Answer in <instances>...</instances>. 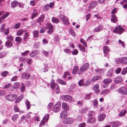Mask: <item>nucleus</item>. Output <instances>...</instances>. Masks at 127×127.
Instances as JSON below:
<instances>
[{
    "mask_svg": "<svg viewBox=\"0 0 127 127\" xmlns=\"http://www.w3.org/2000/svg\"><path fill=\"white\" fill-rule=\"evenodd\" d=\"M54 80H52L51 81V88L52 89H55L54 92L56 94H58L60 93V90L58 85L57 84L54 83Z\"/></svg>",
    "mask_w": 127,
    "mask_h": 127,
    "instance_id": "1",
    "label": "nucleus"
},
{
    "mask_svg": "<svg viewBox=\"0 0 127 127\" xmlns=\"http://www.w3.org/2000/svg\"><path fill=\"white\" fill-rule=\"evenodd\" d=\"M89 66V64L88 63H85L81 66L80 70H78V73L79 74H81L85 71L88 68Z\"/></svg>",
    "mask_w": 127,
    "mask_h": 127,
    "instance_id": "2",
    "label": "nucleus"
},
{
    "mask_svg": "<svg viewBox=\"0 0 127 127\" xmlns=\"http://www.w3.org/2000/svg\"><path fill=\"white\" fill-rule=\"evenodd\" d=\"M61 106V102H58L57 104L54 106L52 109L53 111L55 112H58L60 109Z\"/></svg>",
    "mask_w": 127,
    "mask_h": 127,
    "instance_id": "3",
    "label": "nucleus"
},
{
    "mask_svg": "<svg viewBox=\"0 0 127 127\" xmlns=\"http://www.w3.org/2000/svg\"><path fill=\"white\" fill-rule=\"evenodd\" d=\"M17 97V96L15 95L11 94L7 95L5 98L7 100L12 101L15 100Z\"/></svg>",
    "mask_w": 127,
    "mask_h": 127,
    "instance_id": "4",
    "label": "nucleus"
},
{
    "mask_svg": "<svg viewBox=\"0 0 127 127\" xmlns=\"http://www.w3.org/2000/svg\"><path fill=\"white\" fill-rule=\"evenodd\" d=\"M123 29L120 26L116 27V28L113 30L114 32L118 33L119 34H121L123 32Z\"/></svg>",
    "mask_w": 127,
    "mask_h": 127,
    "instance_id": "5",
    "label": "nucleus"
},
{
    "mask_svg": "<svg viewBox=\"0 0 127 127\" xmlns=\"http://www.w3.org/2000/svg\"><path fill=\"white\" fill-rule=\"evenodd\" d=\"M49 116V114H45L42 120L40 123L39 126L40 127H41L42 125H43L45 122H46L48 120Z\"/></svg>",
    "mask_w": 127,
    "mask_h": 127,
    "instance_id": "6",
    "label": "nucleus"
},
{
    "mask_svg": "<svg viewBox=\"0 0 127 127\" xmlns=\"http://www.w3.org/2000/svg\"><path fill=\"white\" fill-rule=\"evenodd\" d=\"M119 92L121 94L124 95H127V90L124 87H122L118 89Z\"/></svg>",
    "mask_w": 127,
    "mask_h": 127,
    "instance_id": "7",
    "label": "nucleus"
},
{
    "mask_svg": "<svg viewBox=\"0 0 127 127\" xmlns=\"http://www.w3.org/2000/svg\"><path fill=\"white\" fill-rule=\"evenodd\" d=\"M73 121V119L71 118H67L64 120V123L65 124H69L72 123Z\"/></svg>",
    "mask_w": 127,
    "mask_h": 127,
    "instance_id": "8",
    "label": "nucleus"
},
{
    "mask_svg": "<svg viewBox=\"0 0 127 127\" xmlns=\"http://www.w3.org/2000/svg\"><path fill=\"white\" fill-rule=\"evenodd\" d=\"M61 19L63 20L64 23L65 25H68L69 21L67 18L63 15L61 16Z\"/></svg>",
    "mask_w": 127,
    "mask_h": 127,
    "instance_id": "9",
    "label": "nucleus"
},
{
    "mask_svg": "<svg viewBox=\"0 0 127 127\" xmlns=\"http://www.w3.org/2000/svg\"><path fill=\"white\" fill-rule=\"evenodd\" d=\"M62 98L65 100H70L72 99V97L69 95H63L62 96Z\"/></svg>",
    "mask_w": 127,
    "mask_h": 127,
    "instance_id": "10",
    "label": "nucleus"
},
{
    "mask_svg": "<svg viewBox=\"0 0 127 127\" xmlns=\"http://www.w3.org/2000/svg\"><path fill=\"white\" fill-rule=\"evenodd\" d=\"M111 125L113 127H118L120 125L121 123L118 121L112 122Z\"/></svg>",
    "mask_w": 127,
    "mask_h": 127,
    "instance_id": "11",
    "label": "nucleus"
},
{
    "mask_svg": "<svg viewBox=\"0 0 127 127\" xmlns=\"http://www.w3.org/2000/svg\"><path fill=\"white\" fill-rule=\"evenodd\" d=\"M93 89L95 92L97 94H98L100 92L99 88V85L98 84H96L94 86Z\"/></svg>",
    "mask_w": 127,
    "mask_h": 127,
    "instance_id": "12",
    "label": "nucleus"
},
{
    "mask_svg": "<svg viewBox=\"0 0 127 127\" xmlns=\"http://www.w3.org/2000/svg\"><path fill=\"white\" fill-rule=\"evenodd\" d=\"M103 50L105 57H106V54L109 51L110 49L107 46H104L103 48Z\"/></svg>",
    "mask_w": 127,
    "mask_h": 127,
    "instance_id": "13",
    "label": "nucleus"
},
{
    "mask_svg": "<svg viewBox=\"0 0 127 127\" xmlns=\"http://www.w3.org/2000/svg\"><path fill=\"white\" fill-rule=\"evenodd\" d=\"M21 76L23 78L28 79L30 77L31 75L28 73L25 72L22 73Z\"/></svg>",
    "mask_w": 127,
    "mask_h": 127,
    "instance_id": "14",
    "label": "nucleus"
},
{
    "mask_svg": "<svg viewBox=\"0 0 127 127\" xmlns=\"http://www.w3.org/2000/svg\"><path fill=\"white\" fill-rule=\"evenodd\" d=\"M106 115L104 114H101L98 116V120L99 121H103Z\"/></svg>",
    "mask_w": 127,
    "mask_h": 127,
    "instance_id": "15",
    "label": "nucleus"
},
{
    "mask_svg": "<svg viewBox=\"0 0 127 127\" xmlns=\"http://www.w3.org/2000/svg\"><path fill=\"white\" fill-rule=\"evenodd\" d=\"M62 107L65 111H68L69 110V107L66 103L65 102H63L62 104Z\"/></svg>",
    "mask_w": 127,
    "mask_h": 127,
    "instance_id": "16",
    "label": "nucleus"
},
{
    "mask_svg": "<svg viewBox=\"0 0 127 127\" xmlns=\"http://www.w3.org/2000/svg\"><path fill=\"white\" fill-rule=\"evenodd\" d=\"M122 81V77L120 76H119L116 78L114 80L115 82L116 83H118Z\"/></svg>",
    "mask_w": 127,
    "mask_h": 127,
    "instance_id": "17",
    "label": "nucleus"
},
{
    "mask_svg": "<svg viewBox=\"0 0 127 127\" xmlns=\"http://www.w3.org/2000/svg\"><path fill=\"white\" fill-rule=\"evenodd\" d=\"M103 29L102 27L101 26H100L99 27H97L94 30V32H97L101 31Z\"/></svg>",
    "mask_w": 127,
    "mask_h": 127,
    "instance_id": "18",
    "label": "nucleus"
},
{
    "mask_svg": "<svg viewBox=\"0 0 127 127\" xmlns=\"http://www.w3.org/2000/svg\"><path fill=\"white\" fill-rule=\"evenodd\" d=\"M97 2L96 1H93L91 2L89 5V8L91 9L97 5Z\"/></svg>",
    "mask_w": 127,
    "mask_h": 127,
    "instance_id": "19",
    "label": "nucleus"
},
{
    "mask_svg": "<svg viewBox=\"0 0 127 127\" xmlns=\"http://www.w3.org/2000/svg\"><path fill=\"white\" fill-rule=\"evenodd\" d=\"M120 62L123 64H127V58L126 57L122 58L120 60Z\"/></svg>",
    "mask_w": 127,
    "mask_h": 127,
    "instance_id": "20",
    "label": "nucleus"
},
{
    "mask_svg": "<svg viewBox=\"0 0 127 127\" xmlns=\"http://www.w3.org/2000/svg\"><path fill=\"white\" fill-rule=\"evenodd\" d=\"M67 116V113L64 110L62 111L60 114V116L62 118H64L66 117Z\"/></svg>",
    "mask_w": 127,
    "mask_h": 127,
    "instance_id": "21",
    "label": "nucleus"
},
{
    "mask_svg": "<svg viewBox=\"0 0 127 127\" xmlns=\"http://www.w3.org/2000/svg\"><path fill=\"white\" fill-rule=\"evenodd\" d=\"M120 4H124L123 7L124 8L127 9V0H124L120 2Z\"/></svg>",
    "mask_w": 127,
    "mask_h": 127,
    "instance_id": "22",
    "label": "nucleus"
},
{
    "mask_svg": "<svg viewBox=\"0 0 127 127\" xmlns=\"http://www.w3.org/2000/svg\"><path fill=\"white\" fill-rule=\"evenodd\" d=\"M95 118L89 117L87 120V122L90 123H93L95 122Z\"/></svg>",
    "mask_w": 127,
    "mask_h": 127,
    "instance_id": "23",
    "label": "nucleus"
},
{
    "mask_svg": "<svg viewBox=\"0 0 127 127\" xmlns=\"http://www.w3.org/2000/svg\"><path fill=\"white\" fill-rule=\"evenodd\" d=\"M38 53V51L34 50L32 51L30 54L31 57H33L36 56Z\"/></svg>",
    "mask_w": 127,
    "mask_h": 127,
    "instance_id": "24",
    "label": "nucleus"
},
{
    "mask_svg": "<svg viewBox=\"0 0 127 127\" xmlns=\"http://www.w3.org/2000/svg\"><path fill=\"white\" fill-rule=\"evenodd\" d=\"M33 12L32 16V18L33 19L34 17L36 16L38 14V12L37 10L35 9L33 10Z\"/></svg>",
    "mask_w": 127,
    "mask_h": 127,
    "instance_id": "25",
    "label": "nucleus"
},
{
    "mask_svg": "<svg viewBox=\"0 0 127 127\" xmlns=\"http://www.w3.org/2000/svg\"><path fill=\"white\" fill-rule=\"evenodd\" d=\"M18 4V2L16 0L13 1L11 3V6L12 8L15 7L17 6Z\"/></svg>",
    "mask_w": 127,
    "mask_h": 127,
    "instance_id": "26",
    "label": "nucleus"
},
{
    "mask_svg": "<svg viewBox=\"0 0 127 127\" xmlns=\"http://www.w3.org/2000/svg\"><path fill=\"white\" fill-rule=\"evenodd\" d=\"M44 15L43 14H42L38 19L37 21V22L38 23H40L41 22L43 21L44 20Z\"/></svg>",
    "mask_w": 127,
    "mask_h": 127,
    "instance_id": "27",
    "label": "nucleus"
},
{
    "mask_svg": "<svg viewBox=\"0 0 127 127\" xmlns=\"http://www.w3.org/2000/svg\"><path fill=\"white\" fill-rule=\"evenodd\" d=\"M49 67L47 64H45L44 65V67H42V70L44 72H45L48 71Z\"/></svg>",
    "mask_w": 127,
    "mask_h": 127,
    "instance_id": "28",
    "label": "nucleus"
},
{
    "mask_svg": "<svg viewBox=\"0 0 127 127\" xmlns=\"http://www.w3.org/2000/svg\"><path fill=\"white\" fill-rule=\"evenodd\" d=\"M5 45L8 48L11 47L13 46L12 42L9 41H7L6 42Z\"/></svg>",
    "mask_w": 127,
    "mask_h": 127,
    "instance_id": "29",
    "label": "nucleus"
},
{
    "mask_svg": "<svg viewBox=\"0 0 127 127\" xmlns=\"http://www.w3.org/2000/svg\"><path fill=\"white\" fill-rule=\"evenodd\" d=\"M57 81L58 82L63 85H65L67 84L64 81L61 79H58L57 80Z\"/></svg>",
    "mask_w": 127,
    "mask_h": 127,
    "instance_id": "30",
    "label": "nucleus"
},
{
    "mask_svg": "<svg viewBox=\"0 0 127 127\" xmlns=\"http://www.w3.org/2000/svg\"><path fill=\"white\" fill-rule=\"evenodd\" d=\"M126 113L127 111L125 110H121L119 114L118 115L120 117L124 116Z\"/></svg>",
    "mask_w": 127,
    "mask_h": 127,
    "instance_id": "31",
    "label": "nucleus"
},
{
    "mask_svg": "<svg viewBox=\"0 0 127 127\" xmlns=\"http://www.w3.org/2000/svg\"><path fill=\"white\" fill-rule=\"evenodd\" d=\"M88 109L89 107H83L80 110V111L81 113H85Z\"/></svg>",
    "mask_w": 127,
    "mask_h": 127,
    "instance_id": "32",
    "label": "nucleus"
},
{
    "mask_svg": "<svg viewBox=\"0 0 127 127\" xmlns=\"http://www.w3.org/2000/svg\"><path fill=\"white\" fill-rule=\"evenodd\" d=\"M111 21L114 23H115L117 20V19L115 15L114 14L112 15L111 16Z\"/></svg>",
    "mask_w": 127,
    "mask_h": 127,
    "instance_id": "33",
    "label": "nucleus"
},
{
    "mask_svg": "<svg viewBox=\"0 0 127 127\" xmlns=\"http://www.w3.org/2000/svg\"><path fill=\"white\" fill-rule=\"evenodd\" d=\"M33 37L34 38L37 37L38 35V32L37 31H34L33 32Z\"/></svg>",
    "mask_w": 127,
    "mask_h": 127,
    "instance_id": "34",
    "label": "nucleus"
},
{
    "mask_svg": "<svg viewBox=\"0 0 127 127\" xmlns=\"http://www.w3.org/2000/svg\"><path fill=\"white\" fill-rule=\"evenodd\" d=\"M25 103L27 105V110L29 109L31 107L30 102L28 100H26L25 101Z\"/></svg>",
    "mask_w": 127,
    "mask_h": 127,
    "instance_id": "35",
    "label": "nucleus"
},
{
    "mask_svg": "<svg viewBox=\"0 0 127 127\" xmlns=\"http://www.w3.org/2000/svg\"><path fill=\"white\" fill-rule=\"evenodd\" d=\"M78 67L75 66L74 67L72 72V73L73 74H75L77 72V70L78 69Z\"/></svg>",
    "mask_w": 127,
    "mask_h": 127,
    "instance_id": "36",
    "label": "nucleus"
},
{
    "mask_svg": "<svg viewBox=\"0 0 127 127\" xmlns=\"http://www.w3.org/2000/svg\"><path fill=\"white\" fill-rule=\"evenodd\" d=\"M7 41H12L13 40V37L11 35H9L7 36L6 37Z\"/></svg>",
    "mask_w": 127,
    "mask_h": 127,
    "instance_id": "37",
    "label": "nucleus"
},
{
    "mask_svg": "<svg viewBox=\"0 0 127 127\" xmlns=\"http://www.w3.org/2000/svg\"><path fill=\"white\" fill-rule=\"evenodd\" d=\"M112 80L110 79H105L103 81V83L105 84H108L111 83Z\"/></svg>",
    "mask_w": 127,
    "mask_h": 127,
    "instance_id": "38",
    "label": "nucleus"
},
{
    "mask_svg": "<svg viewBox=\"0 0 127 127\" xmlns=\"http://www.w3.org/2000/svg\"><path fill=\"white\" fill-rule=\"evenodd\" d=\"M52 22L54 23H57L59 22V20L55 17H53L52 18Z\"/></svg>",
    "mask_w": 127,
    "mask_h": 127,
    "instance_id": "39",
    "label": "nucleus"
},
{
    "mask_svg": "<svg viewBox=\"0 0 127 127\" xmlns=\"http://www.w3.org/2000/svg\"><path fill=\"white\" fill-rule=\"evenodd\" d=\"M24 31L22 29H21L19 30L16 32L17 35L18 36H19L23 34Z\"/></svg>",
    "mask_w": 127,
    "mask_h": 127,
    "instance_id": "40",
    "label": "nucleus"
},
{
    "mask_svg": "<svg viewBox=\"0 0 127 127\" xmlns=\"http://www.w3.org/2000/svg\"><path fill=\"white\" fill-rule=\"evenodd\" d=\"M20 86L19 83L17 82L13 84V87L15 89H17Z\"/></svg>",
    "mask_w": 127,
    "mask_h": 127,
    "instance_id": "41",
    "label": "nucleus"
},
{
    "mask_svg": "<svg viewBox=\"0 0 127 127\" xmlns=\"http://www.w3.org/2000/svg\"><path fill=\"white\" fill-rule=\"evenodd\" d=\"M25 90V86L23 83L21 85L20 90L21 92H24Z\"/></svg>",
    "mask_w": 127,
    "mask_h": 127,
    "instance_id": "42",
    "label": "nucleus"
},
{
    "mask_svg": "<svg viewBox=\"0 0 127 127\" xmlns=\"http://www.w3.org/2000/svg\"><path fill=\"white\" fill-rule=\"evenodd\" d=\"M110 91L108 89H106L102 91L101 92V94L102 95L105 94L109 92Z\"/></svg>",
    "mask_w": 127,
    "mask_h": 127,
    "instance_id": "43",
    "label": "nucleus"
},
{
    "mask_svg": "<svg viewBox=\"0 0 127 127\" xmlns=\"http://www.w3.org/2000/svg\"><path fill=\"white\" fill-rule=\"evenodd\" d=\"M32 62V59L30 58H26V62L29 64H31Z\"/></svg>",
    "mask_w": 127,
    "mask_h": 127,
    "instance_id": "44",
    "label": "nucleus"
},
{
    "mask_svg": "<svg viewBox=\"0 0 127 127\" xmlns=\"http://www.w3.org/2000/svg\"><path fill=\"white\" fill-rule=\"evenodd\" d=\"M5 26V24H3L1 25L0 29V32H4V28Z\"/></svg>",
    "mask_w": 127,
    "mask_h": 127,
    "instance_id": "45",
    "label": "nucleus"
},
{
    "mask_svg": "<svg viewBox=\"0 0 127 127\" xmlns=\"http://www.w3.org/2000/svg\"><path fill=\"white\" fill-rule=\"evenodd\" d=\"M20 23H17L15 24L13 27V28L15 29H17L20 27Z\"/></svg>",
    "mask_w": 127,
    "mask_h": 127,
    "instance_id": "46",
    "label": "nucleus"
},
{
    "mask_svg": "<svg viewBox=\"0 0 127 127\" xmlns=\"http://www.w3.org/2000/svg\"><path fill=\"white\" fill-rule=\"evenodd\" d=\"M9 14V12H7L6 13L4 14L1 17V18L2 19H4L6 18Z\"/></svg>",
    "mask_w": 127,
    "mask_h": 127,
    "instance_id": "47",
    "label": "nucleus"
},
{
    "mask_svg": "<svg viewBox=\"0 0 127 127\" xmlns=\"http://www.w3.org/2000/svg\"><path fill=\"white\" fill-rule=\"evenodd\" d=\"M127 73V67H126L122 70L121 74L122 75H124Z\"/></svg>",
    "mask_w": 127,
    "mask_h": 127,
    "instance_id": "48",
    "label": "nucleus"
},
{
    "mask_svg": "<svg viewBox=\"0 0 127 127\" xmlns=\"http://www.w3.org/2000/svg\"><path fill=\"white\" fill-rule=\"evenodd\" d=\"M8 74V72L6 71H4L2 73H1V75L3 77L6 76Z\"/></svg>",
    "mask_w": 127,
    "mask_h": 127,
    "instance_id": "49",
    "label": "nucleus"
},
{
    "mask_svg": "<svg viewBox=\"0 0 127 127\" xmlns=\"http://www.w3.org/2000/svg\"><path fill=\"white\" fill-rule=\"evenodd\" d=\"M79 47L80 48L81 51L83 52H84L85 51V49L84 47L81 45H78Z\"/></svg>",
    "mask_w": 127,
    "mask_h": 127,
    "instance_id": "50",
    "label": "nucleus"
},
{
    "mask_svg": "<svg viewBox=\"0 0 127 127\" xmlns=\"http://www.w3.org/2000/svg\"><path fill=\"white\" fill-rule=\"evenodd\" d=\"M47 28L52 29L53 28L52 25L49 23H47L46 25Z\"/></svg>",
    "mask_w": 127,
    "mask_h": 127,
    "instance_id": "51",
    "label": "nucleus"
},
{
    "mask_svg": "<svg viewBox=\"0 0 127 127\" xmlns=\"http://www.w3.org/2000/svg\"><path fill=\"white\" fill-rule=\"evenodd\" d=\"M64 51L66 53L70 54L71 52V51L68 48H66L64 49Z\"/></svg>",
    "mask_w": 127,
    "mask_h": 127,
    "instance_id": "52",
    "label": "nucleus"
},
{
    "mask_svg": "<svg viewBox=\"0 0 127 127\" xmlns=\"http://www.w3.org/2000/svg\"><path fill=\"white\" fill-rule=\"evenodd\" d=\"M94 107L95 108H96L98 105V103L97 100L95 99L94 101Z\"/></svg>",
    "mask_w": 127,
    "mask_h": 127,
    "instance_id": "53",
    "label": "nucleus"
},
{
    "mask_svg": "<svg viewBox=\"0 0 127 127\" xmlns=\"http://www.w3.org/2000/svg\"><path fill=\"white\" fill-rule=\"evenodd\" d=\"M14 109L15 112H19V109L16 105L14 106Z\"/></svg>",
    "mask_w": 127,
    "mask_h": 127,
    "instance_id": "54",
    "label": "nucleus"
},
{
    "mask_svg": "<svg viewBox=\"0 0 127 127\" xmlns=\"http://www.w3.org/2000/svg\"><path fill=\"white\" fill-rule=\"evenodd\" d=\"M91 93H90L89 94L86 95L85 96V98L87 99H90L91 96Z\"/></svg>",
    "mask_w": 127,
    "mask_h": 127,
    "instance_id": "55",
    "label": "nucleus"
},
{
    "mask_svg": "<svg viewBox=\"0 0 127 127\" xmlns=\"http://www.w3.org/2000/svg\"><path fill=\"white\" fill-rule=\"evenodd\" d=\"M29 53V51H26L25 52L22 53V54L23 56H25L27 55Z\"/></svg>",
    "mask_w": 127,
    "mask_h": 127,
    "instance_id": "56",
    "label": "nucleus"
},
{
    "mask_svg": "<svg viewBox=\"0 0 127 127\" xmlns=\"http://www.w3.org/2000/svg\"><path fill=\"white\" fill-rule=\"evenodd\" d=\"M53 105V104L52 102L50 103L48 105L47 107V108L49 110L51 109Z\"/></svg>",
    "mask_w": 127,
    "mask_h": 127,
    "instance_id": "57",
    "label": "nucleus"
},
{
    "mask_svg": "<svg viewBox=\"0 0 127 127\" xmlns=\"http://www.w3.org/2000/svg\"><path fill=\"white\" fill-rule=\"evenodd\" d=\"M99 76H95L94 77H93L92 78L91 81L93 82H94L95 81L98 80L99 78Z\"/></svg>",
    "mask_w": 127,
    "mask_h": 127,
    "instance_id": "58",
    "label": "nucleus"
},
{
    "mask_svg": "<svg viewBox=\"0 0 127 127\" xmlns=\"http://www.w3.org/2000/svg\"><path fill=\"white\" fill-rule=\"evenodd\" d=\"M78 53V50L76 49H74L72 52V54L73 55H77Z\"/></svg>",
    "mask_w": 127,
    "mask_h": 127,
    "instance_id": "59",
    "label": "nucleus"
},
{
    "mask_svg": "<svg viewBox=\"0 0 127 127\" xmlns=\"http://www.w3.org/2000/svg\"><path fill=\"white\" fill-rule=\"evenodd\" d=\"M79 85L81 86L84 85L83 80L82 79L79 81L78 82Z\"/></svg>",
    "mask_w": 127,
    "mask_h": 127,
    "instance_id": "60",
    "label": "nucleus"
},
{
    "mask_svg": "<svg viewBox=\"0 0 127 127\" xmlns=\"http://www.w3.org/2000/svg\"><path fill=\"white\" fill-rule=\"evenodd\" d=\"M21 38L19 37H16L15 38V41L18 42H20L21 41Z\"/></svg>",
    "mask_w": 127,
    "mask_h": 127,
    "instance_id": "61",
    "label": "nucleus"
},
{
    "mask_svg": "<svg viewBox=\"0 0 127 127\" xmlns=\"http://www.w3.org/2000/svg\"><path fill=\"white\" fill-rule=\"evenodd\" d=\"M18 116L17 115L15 114L13 115L12 117V119L13 121H15L18 118Z\"/></svg>",
    "mask_w": 127,
    "mask_h": 127,
    "instance_id": "62",
    "label": "nucleus"
},
{
    "mask_svg": "<svg viewBox=\"0 0 127 127\" xmlns=\"http://www.w3.org/2000/svg\"><path fill=\"white\" fill-rule=\"evenodd\" d=\"M75 86V84H71L69 88L70 90V91H71L73 89H74Z\"/></svg>",
    "mask_w": 127,
    "mask_h": 127,
    "instance_id": "63",
    "label": "nucleus"
},
{
    "mask_svg": "<svg viewBox=\"0 0 127 127\" xmlns=\"http://www.w3.org/2000/svg\"><path fill=\"white\" fill-rule=\"evenodd\" d=\"M121 70V69L120 68H117L116 70V72L117 74H119L120 73Z\"/></svg>",
    "mask_w": 127,
    "mask_h": 127,
    "instance_id": "64",
    "label": "nucleus"
}]
</instances>
